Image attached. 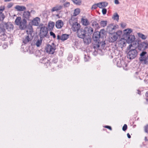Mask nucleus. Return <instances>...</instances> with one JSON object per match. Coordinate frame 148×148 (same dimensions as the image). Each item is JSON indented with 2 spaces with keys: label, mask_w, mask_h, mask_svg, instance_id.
<instances>
[{
  "label": "nucleus",
  "mask_w": 148,
  "mask_h": 148,
  "mask_svg": "<svg viewBox=\"0 0 148 148\" xmlns=\"http://www.w3.org/2000/svg\"><path fill=\"white\" fill-rule=\"evenodd\" d=\"M30 13L32 14H34L36 13V12L35 10H32L30 12Z\"/></svg>",
  "instance_id": "56"
},
{
  "label": "nucleus",
  "mask_w": 148,
  "mask_h": 148,
  "mask_svg": "<svg viewBox=\"0 0 148 148\" xmlns=\"http://www.w3.org/2000/svg\"><path fill=\"white\" fill-rule=\"evenodd\" d=\"M30 16V12L28 11H25L24 12L23 16L24 18L29 20Z\"/></svg>",
  "instance_id": "20"
},
{
  "label": "nucleus",
  "mask_w": 148,
  "mask_h": 148,
  "mask_svg": "<svg viewBox=\"0 0 148 148\" xmlns=\"http://www.w3.org/2000/svg\"><path fill=\"white\" fill-rule=\"evenodd\" d=\"M74 4L78 5H80L82 4L81 0H71Z\"/></svg>",
  "instance_id": "29"
},
{
  "label": "nucleus",
  "mask_w": 148,
  "mask_h": 148,
  "mask_svg": "<svg viewBox=\"0 0 148 148\" xmlns=\"http://www.w3.org/2000/svg\"><path fill=\"white\" fill-rule=\"evenodd\" d=\"M5 18L3 14H0V21H3Z\"/></svg>",
  "instance_id": "42"
},
{
  "label": "nucleus",
  "mask_w": 148,
  "mask_h": 148,
  "mask_svg": "<svg viewBox=\"0 0 148 148\" xmlns=\"http://www.w3.org/2000/svg\"><path fill=\"white\" fill-rule=\"evenodd\" d=\"M7 36L6 35H3L0 36V39L2 40H5Z\"/></svg>",
  "instance_id": "41"
},
{
  "label": "nucleus",
  "mask_w": 148,
  "mask_h": 148,
  "mask_svg": "<svg viewBox=\"0 0 148 148\" xmlns=\"http://www.w3.org/2000/svg\"><path fill=\"white\" fill-rule=\"evenodd\" d=\"M53 62L54 63H56L57 62V59L56 58H54L53 60Z\"/></svg>",
  "instance_id": "54"
},
{
  "label": "nucleus",
  "mask_w": 148,
  "mask_h": 148,
  "mask_svg": "<svg viewBox=\"0 0 148 148\" xmlns=\"http://www.w3.org/2000/svg\"><path fill=\"white\" fill-rule=\"evenodd\" d=\"M5 9V7L4 6H1L0 7V11H3Z\"/></svg>",
  "instance_id": "50"
},
{
  "label": "nucleus",
  "mask_w": 148,
  "mask_h": 148,
  "mask_svg": "<svg viewBox=\"0 0 148 148\" xmlns=\"http://www.w3.org/2000/svg\"><path fill=\"white\" fill-rule=\"evenodd\" d=\"M141 62H143L145 64H148V56L144 58H141V60H140Z\"/></svg>",
  "instance_id": "25"
},
{
  "label": "nucleus",
  "mask_w": 148,
  "mask_h": 148,
  "mask_svg": "<svg viewBox=\"0 0 148 148\" xmlns=\"http://www.w3.org/2000/svg\"><path fill=\"white\" fill-rule=\"evenodd\" d=\"M69 37V35L67 34H63L61 36V40H66Z\"/></svg>",
  "instance_id": "28"
},
{
  "label": "nucleus",
  "mask_w": 148,
  "mask_h": 148,
  "mask_svg": "<svg viewBox=\"0 0 148 148\" xmlns=\"http://www.w3.org/2000/svg\"><path fill=\"white\" fill-rule=\"evenodd\" d=\"M104 127L105 128L109 129L110 130H112L111 127L110 126H108V125H106Z\"/></svg>",
  "instance_id": "51"
},
{
  "label": "nucleus",
  "mask_w": 148,
  "mask_h": 148,
  "mask_svg": "<svg viewBox=\"0 0 148 148\" xmlns=\"http://www.w3.org/2000/svg\"><path fill=\"white\" fill-rule=\"evenodd\" d=\"M3 11H0V14H3V13H2V12Z\"/></svg>",
  "instance_id": "64"
},
{
  "label": "nucleus",
  "mask_w": 148,
  "mask_h": 148,
  "mask_svg": "<svg viewBox=\"0 0 148 148\" xmlns=\"http://www.w3.org/2000/svg\"><path fill=\"white\" fill-rule=\"evenodd\" d=\"M114 3L115 4H118L119 3L118 0H114Z\"/></svg>",
  "instance_id": "55"
},
{
  "label": "nucleus",
  "mask_w": 148,
  "mask_h": 148,
  "mask_svg": "<svg viewBox=\"0 0 148 148\" xmlns=\"http://www.w3.org/2000/svg\"><path fill=\"white\" fill-rule=\"evenodd\" d=\"M97 7H98L100 8H103L101 2H100L97 3Z\"/></svg>",
  "instance_id": "49"
},
{
  "label": "nucleus",
  "mask_w": 148,
  "mask_h": 148,
  "mask_svg": "<svg viewBox=\"0 0 148 148\" xmlns=\"http://www.w3.org/2000/svg\"><path fill=\"white\" fill-rule=\"evenodd\" d=\"M40 22V19L38 17H36L34 18L32 21V25L34 26H38L39 25Z\"/></svg>",
  "instance_id": "15"
},
{
  "label": "nucleus",
  "mask_w": 148,
  "mask_h": 148,
  "mask_svg": "<svg viewBox=\"0 0 148 148\" xmlns=\"http://www.w3.org/2000/svg\"><path fill=\"white\" fill-rule=\"evenodd\" d=\"M127 136L128 138H131V136L130 135V134H129V133H128L127 134Z\"/></svg>",
  "instance_id": "59"
},
{
  "label": "nucleus",
  "mask_w": 148,
  "mask_h": 148,
  "mask_svg": "<svg viewBox=\"0 0 148 148\" xmlns=\"http://www.w3.org/2000/svg\"><path fill=\"white\" fill-rule=\"evenodd\" d=\"M2 27L3 26L1 27L0 26V36L3 35H6L5 30L4 28H3Z\"/></svg>",
  "instance_id": "26"
},
{
  "label": "nucleus",
  "mask_w": 148,
  "mask_h": 148,
  "mask_svg": "<svg viewBox=\"0 0 148 148\" xmlns=\"http://www.w3.org/2000/svg\"><path fill=\"white\" fill-rule=\"evenodd\" d=\"M80 12V10L79 8H77L74 10L73 16H76L78 15Z\"/></svg>",
  "instance_id": "30"
},
{
  "label": "nucleus",
  "mask_w": 148,
  "mask_h": 148,
  "mask_svg": "<svg viewBox=\"0 0 148 148\" xmlns=\"http://www.w3.org/2000/svg\"><path fill=\"white\" fill-rule=\"evenodd\" d=\"M145 96L147 97H148V92H147L146 93V94H145Z\"/></svg>",
  "instance_id": "62"
},
{
  "label": "nucleus",
  "mask_w": 148,
  "mask_h": 148,
  "mask_svg": "<svg viewBox=\"0 0 148 148\" xmlns=\"http://www.w3.org/2000/svg\"><path fill=\"white\" fill-rule=\"evenodd\" d=\"M147 54V52L145 51L142 52L140 54V57L139 58V60H141V58H144L145 57V55Z\"/></svg>",
  "instance_id": "35"
},
{
  "label": "nucleus",
  "mask_w": 148,
  "mask_h": 148,
  "mask_svg": "<svg viewBox=\"0 0 148 148\" xmlns=\"http://www.w3.org/2000/svg\"><path fill=\"white\" fill-rule=\"evenodd\" d=\"M127 125L126 124H124L122 130L123 131H125L127 129Z\"/></svg>",
  "instance_id": "47"
},
{
  "label": "nucleus",
  "mask_w": 148,
  "mask_h": 148,
  "mask_svg": "<svg viewBox=\"0 0 148 148\" xmlns=\"http://www.w3.org/2000/svg\"><path fill=\"white\" fill-rule=\"evenodd\" d=\"M0 26H3V28L5 30L7 29L8 31H10L13 30V25L10 22L4 23L2 22L1 23Z\"/></svg>",
  "instance_id": "6"
},
{
  "label": "nucleus",
  "mask_w": 148,
  "mask_h": 148,
  "mask_svg": "<svg viewBox=\"0 0 148 148\" xmlns=\"http://www.w3.org/2000/svg\"><path fill=\"white\" fill-rule=\"evenodd\" d=\"M73 15L71 16V19L69 20V23L70 24H73L74 22H77V19L75 18Z\"/></svg>",
  "instance_id": "24"
},
{
  "label": "nucleus",
  "mask_w": 148,
  "mask_h": 148,
  "mask_svg": "<svg viewBox=\"0 0 148 148\" xmlns=\"http://www.w3.org/2000/svg\"><path fill=\"white\" fill-rule=\"evenodd\" d=\"M112 18L114 20H116L117 21H118L119 19V16L118 14L116 13H114L112 17Z\"/></svg>",
  "instance_id": "31"
},
{
  "label": "nucleus",
  "mask_w": 148,
  "mask_h": 148,
  "mask_svg": "<svg viewBox=\"0 0 148 148\" xmlns=\"http://www.w3.org/2000/svg\"><path fill=\"white\" fill-rule=\"evenodd\" d=\"M56 49V45L53 43H52L51 45H47L45 48L46 52L50 54H53Z\"/></svg>",
  "instance_id": "5"
},
{
  "label": "nucleus",
  "mask_w": 148,
  "mask_h": 148,
  "mask_svg": "<svg viewBox=\"0 0 148 148\" xmlns=\"http://www.w3.org/2000/svg\"><path fill=\"white\" fill-rule=\"evenodd\" d=\"M81 21L83 25L86 26L90 24V22L87 18H81Z\"/></svg>",
  "instance_id": "19"
},
{
  "label": "nucleus",
  "mask_w": 148,
  "mask_h": 148,
  "mask_svg": "<svg viewBox=\"0 0 148 148\" xmlns=\"http://www.w3.org/2000/svg\"><path fill=\"white\" fill-rule=\"evenodd\" d=\"M116 28V27L115 25H114L112 24H110L108 26L107 31L110 34H112V32H114Z\"/></svg>",
  "instance_id": "12"
},
{
  "label": "nucleus",
  "mask_w": 148,
  "mask_h": 148,
  "mask_svg": "<svg viewBox=\"0 0 148 148\" xmlns=\"http://www.w3.org/2000/svg\"><path fill=\"white\" fill-rule=\"evenodd\" d=\"M15 8L18 11H23L26 10V8L23 6L16 5Z\"/></svg>",
  "instance_id": "21"
},
{
  "label": "nucleus",
  "mask_w": 148,
  "mask_h": 148,
  "mask_svg": "<svg viewBox=\"0 0 148 148\" xmlns=\"http://www.w3.org/2000/svg\"><path fill=\"white\" fill-rule=\"evenodd\" d=\"M119 60L117 63L116 65L117 66L119 67H123L124 70H127V69L125 68V67H126L127 66V64L125 63V62L123 60H121L120 59Z\"/></svg>",
  "instance_id": "11"
},
{
  "label": "nucleus",
  "mask_w": 148,
  "mask_h": 148,
  "mask_svg": "<svg viewBox=\"0 0 148 148\" xmlns=\"http://www.w3.org/2000/svg\"><path fill=\"white\" fill-rule=\"evenodd\" d=\"M127 41V42L128 43H131V44H132L133 45V46H134V42H133L135 39V37L134 35H131L129 36L127 38H125Z\"/></svg>",
  "instance_id": "14"
},
{
  "label": "nucleus",
  "mask_w": 148,
  "mask_h": 148,
  "mask_svg": "<svg viewBox=\"0 0 148 148\" xmlns=\"http://www.w3.org/2000/svg\"><path fill=\"white\" fill-rule=\"evenodd\" d=\"M146 43H142L140 46H139V49H140V47H142V48L143 49H145L146 48H145V46H146L145 44Z\"/></svg>",
  "instance_id": "43"
},
{
  "label": "nucleus",
  "mask_w": 148,
  "mask_h": 148,
  "mask_svg": "<svg viewBox=\"0 0 148 148\" xmlns=\"http://www.w3.org/2000/svg\"><path fill=\"white\" fill-rule=\"evenodd\" d=\"M92 25L93 27H95L96 28H99V24L96 21H94L92 23Z\"/></svg>",
  "instance_id": "32"
},
{
  "label": "nucleus",
  "mask_w": 148,
  "mask_h": 148,
  "mask_svg": "<svg viewBox=\"0 0 148 148\" xmlns=\"http://www.w3.org/2000/svg\"><path fill=\"white\" fill-rule=\"evenodd\" d=\"M121 26L122 27H125V24L123 23H122L121 24Z\"/></svg>",
  "instance_id": "57"
},
{
  "label": "nucleus",
  "mask_w": 148,
  "mask_h": 148,
  "mask_svg": "<svg viewBox=\"0 0 148 148\" xmlns=\"http://www.w3.org/2000/svg\"><path fill=\"white\" fill-rule=\"evenodd\" d=\"M3 47L5 48L7 47V45L6 44L4 45L3 46Z\"/></svg>",
  "instance_id": "61"
},
{
  "label": "nucleus",
  "mask_w": 148,
  "mask_h": 148,
  "mask_svg": "<svg viewBox=\"0 0 148 148\" xmlns=\"http://www.w3.org/2000/svg\"><path fill=\"white\" fill-rule=\"evenodd\" d=\"M42 42V40H38L36 42V45L37 47H39L40 45L41 44Z\"/></svg>",
  "instance_id": "36"
},
{
  "label": "nucleus",
  "mask_w": 148,
  "mask_h": 148,
  "mask_svg": "<svg viewBox=\"0 0 148 148\" xmlns=\"http://www.w3.org/2000/svg\"><path fill=\"white\" fill-rule=\"evenodd\" d=\"M57 38L58 40H61V36H60L59 35H58L57 36Z\"/></svg>",
  "instance_id": "58"
},
{
  "label": "nucleus",
  "mask_w": 148,
  "mask_h": 148,
  "mask_svg": "<svg viewBox=\"0 0 148 148\" xmlns=\"http://www.w3.org/2000/svg\"><path fill=\"white\" fill-rule=\"evenodd\" d=\"M63 22L60 20H58L56 22V26L58 29L61 28L63 25Z\"/></svg>",
  "instance_id": "17"
},
{
  "label": "nucleus",
  "mask_w": 148,
  "mask_h": 148,
  "mask_svg": "<svg viewBox=\"0 0 148 148\" xmlns=\"http://www.w3.org/2000/svg\"><path fill=\"white\" fill-rule=\"evenodd\" d=\"M97 4H95L92 5V10L95 9L97 8Z\"/></svg>",
  "instance_id": "46"
},
{
  "label": "nucleus",
  "mask_w": 148,
  "mask_h": 148,
  "mask_svg": "<svg viewBox=\"0 0 148 148\" xmlns=\"http://www.w3.org/2000/svg\"><path fill=\"white\" fill-rule=\"evenodd\" d=\"M101 3L103 8L106 7L108 4V3L106 2H101Z\"/></svg>",
  "instance_id": "38"
},
{
  "label": "nucleus",
  "mask_w": 148,
  "mask_h": 148,
  "mask_svg": "<svg viewBox=\"0 0 148 148\" xmlns=\"http://www.w3.org/2000/svg\"><path fill=\"white\" fill-rule=\"evenodd\" d=\"M105 31L104 29H102L99 32H98L97 33L101 36V35L105 33Z\"/></svg>",
  "instance_id": "40"
},
{
  "label": "nucleus",
  "mask_w": 148,
  "mask_h": 148,
  "mask_svg": "<svg viewBox=\"0 0 148 148\" xmlns=\"http://www.w3.org/2000/svg\"><path fill=\"white\" fill-rule=\"evenodd\" d=\"M99 45L98 43L97 44H94L93 45V48L95 49V51L96 49H97L99 48Z\"/></svg>",
  "instance_id": "37"
},
{
  "label": "nucleus",
  "mask_w": 148,
  "mask_h": 148,
  "mask_svg": "<svg viewBox=\"0 0 148 148\" xmlns=\"http://www.w3.org/2000/svg\"><path fill=\"white\" fill-rule=\"evenodd\" d=\"M48 31L46 27H42L41 28L40 30V38L47 37Z\"/></svg>",
  "instance_id": "8"
},
{
  "label": "nucleus",
  "mask_w": 148,
  "mask_h": 148,
  "mask_svg": "<svg viewBox=\"0 0 148 148\" xmlns=\"http://www.w3.org/2000/svg\"><path fill=\"white\" fill-rule=\"evenodd\" d=\"M13 5V3H8V5L7 7L8 8H11L12 6Z\"/></svg>",
  "instance_id": "44"
},
{
  "label": "nucleus",
  "mask_w": 148,
  "mask_h": 148,
  "mask_svg": "<svg viewBox=\"0 0 148 148\" xmlns=\"http://www.w3.org/2000/svg\"><path fill=\"white\" fill-rule=\"evenodd\" d=\"M127 49L129 50L127 54V57L130 59L135 58L137 56L138 51L136 49L134 46L132 44H130L127 47Z\"/></svg>",
  "instance_id": "1"
},
{
  "label": "nucleus",
  "mask_w": 148,
  "mask_h": 148,
  "mask_svg": "<svg viewBox=\"0 0 148 148\" xmlns=\"http://www.w3.org/2000/svg\"><path fill=\"white\" fill-rule=\"evenodd\" d=\"M68 60L71 61L72 60V57L71 56H69L68 58Z\"/></svg>",
  "instance_id": "53"
},
{
  "label": "nucleus",
  "mask_w": 148,
  "mask_h": 148,
  "mask_svg": "<svg viewBox=\"0 0 148 148\" xmlns=\"http://www.w3.org/2000/svg\"><path fill=\"white\" fill-rule=\"evenodd\" d=\"M55 23L53 22H50L48 25V28L50 29H52L54 27Z\"/></svg>",
  "instance_id": "27"
},
{
  "label": "nucleus",
  "mask_w": 148,
  "mask_h": 148,
  "mask_svg": "<svg viewBox=\"0 0 148 148\" xmlns=\"http://www.w3.org/2000/svg\"><path fill=\"white\" fill-rule=\"evenodd\" d=\"M15 23L16 25L19 26V28L21 30L25 29L27 27V22L25 18L22 20L21 17L16 18Z\"/></svg>",
  "instance_id": "3"
},
{
  "label": "nucleus",
  "mask_w": 148,
  "mask_h": 148,
  "mask_svg": "<svg viewBox=\"0 0 148 148\" xmlns=\"http://www.w3.org/2000/svg\"><path fill=\"white\" fill-rule=\"evenodd\" d=\"M63 5L65 8L68 7L70 5V3L69 2H66L64 3Z\"/></svg>",
  "instance_id": "39"
},
{
  "label": "nucleus",
  "mask_w": 148,
  "mask_h": 148,
  "mask_svg": "<svg viewBox=\"0 0 148 148\" xmlns=\"http://www.w3.org/2000/svg\"><path fill=\"white\" fill-rule=\"evenodd\" d=\"M84 29L86 34V33H88L91 34H92L93 32V29L90 26L86 27L84 28Z\"/></svg>",
  "instance_id": "18"
},
{
  "label": "nucleus",
  "mask_w": 148,
  "mask_h": 148,
  "mask_svg": "<svg viewBox=\"0 0 148 148\" xmlns=\"http://www.w3.org/2000/svg\"><path fill=\"white\" fill-rule=\"evenodd\" d=\"M101 35L97 33V32L94 33L93 36V38L94 40L97 41L99 38L101 37Z\"/></svg>",
  "instance_id": "22"
},
{
  "label": "nucleus",
  "mask_w": 148,
  "mask_h": 148,
  "mask_svg": "<svg viewBox=\"0 0 148 148\" xmlns=\"http://www.w3.org/2000/svg\"><path fill=\"white\" fill-rule=\"evenodd\" d=\"M107 10L105 8H103L102 10V12L103 15H105L106 14L107 12Z\"/></svg>",
  "instance_id": "45"
},
{
  "label": "nucleus",
  "mask_w": 148,
  "mask_h": 148,
  "mask_svg": "<svg viewBox=\"0 0 148 148\" xmlns=\"http://www.w3.org/2000/svg\"><path fill=\"white\" fill-rule=\"evenodd\" d=\"M146 46L145 47V48H147V47H148V43H146L145 44Z\"/></svg>",
  "instance_id": "60"
},
{
  "label": "nucleus",
  "mask_w": 148,
  "mask_h": 148,
  "mask_svg": "<svg viewBox=\"0 0 148 148\" xmlns=\"http://www.w3.org/2000/svg\"><path fill=\"white\" fill-rule=\"evenodd\" d=\"M138 35L139 37L145 40L147 38V36H145L142 34L139 33H138Z\"/></svg>",
  "instance_id": "34"
},
{
  "label": "nucleus",
  "mask_w": 148,
  "mask_h": 148,
  "mask_svg": "<svg viewBox=\"0 0 148 148\" xmlns=\"http://www.w3.org/2000/svg\"><path fill=\"white\" fill-rule=\"evenodd\" d=\"M27 35H26L23 39V42L24 44H27L29 41H31L32 39V31L30 30L28 33V31H27Z\"/></svg>",
  "instance_id": "7"
},
{
  "label": "nucleus",
  "mask_w": 148,
  "mask_h": 148,
  "mask_svg": "<svg viewBox=\"0 0 148 148\" xmlns=\"http://www.w3.org/2000/svg\"><path fill=\"white\" fill-rule=\"evenodd\" d=\"M127 41L125 38H121L118 43V47H119L122 48L126 46Z\"/></svg>",
  "instance_id": "9"
},
{
  "label": "nucleus",
  "mask_w": 148,
  "mask_h": 148,
  "mask_svg": "<svg viewBox=\"0 0 148 148\" xmlns=\"http://www.w3.org/2000/svg\"><path fill=\"white\" fill-rule=\"evenodd\" d=\"M40 62L41 63L47 64L49 63V61L46 57H43L42 59L40 60Z\"/></svg>",
  "instance_id": "23"
},
{
  "label": "nucleus",
  "mask_w": 148,
  "mask_h": 148,
  "mask_svg": "<svg viewBox=\"0 0 148 148\" xmlns=\"http://www.w3.org/2000/svg\"><path fill=\"white\" fill-rule=\"evenodd\" d=\"M70 25H72V29L74 32H77L80 29V25L77 22H74L73 24Z\"/></svg>",
  "instance_id": "10"
},
{
  "label": "nucleus",
  "mask_w": 148,
  "mask_h": 148,
  "mask_svg": "<svg viewBox=\"0 0 148 148\" xmlns=\"http://www.w3.org/2000/svg\"><path fill=\"white\" fill-rule=\"evenodd\" d=\"M100 24L103 27L106 26L107 24V21H101L100 22Z\"/></svg>",
  "instance_id": "33"
},
{
  "label": "nucleus",
  "mask_w": 148,
  "mask_h": 148,
  "mask_svg": "<svg viewBox=\"0 0 148 148\" xmlns=\"http://www.w3.org/2000/svg\"><path fill=\"white\" fill-rule=\"evenodd\" d=\"M62 8V6L60 5H57L52 8L51 12H53L55 11H57L61 10Z\"/></svg>",
  "instance_id": "16"
},
{
  "label": "nucleus",
  "mask_w": 148,
  "mask_h": 148,
  "mask_svg": "<svg viewBox=\"0 0 148 148\" xmlns=\"http://www.w3.org/2000/svg\"><path fill=\"white\" fill-rule=\"evenodd\" d=\"M133 30L131 29L128 28L123 30V37L125 38H126L129 36H130V33L132 32Z\"/></svg>",
  "instance_id": "13"
},
{
  "label": "nucleus",
  "mask_w": 148,
  "mask_h": 148,
  "mask_svg": "<svg viewBox=\"0 0 148 148\" xmlns=\"http://www.w3.org/2000/svg\"><path fill=\"white\" fill-rule=\"evenodd\" d=\"M145 132L148 133V125H147L145 127Z\"/></svg>",
  "instance_id": "52"
},
{
  "label": "nucleus",
  "mask_w": 148,
  "mask_h": 148,
  "mask_svg": "<svg viewBox=\"0 0 148 148\" xmlns=\"http://www.w3.org/2000/svg\"><path fill=\"white\" fill-rule=\"evenodd\" d=\"M121 31H119L116 33L110 34L108 39V40L110 42H114L118 38V35H120L121 34Z\"/></svg>",
  "instance_id": "4"
},
{
  "label": "nucleus",
  "mask_w": 148,
  "mask_h": 148,
  "mask_svg": "<svg viewBox=\"0 0 148 148\" xmlns=\"http://www.w3.org/2000/svg\"><path fill=\"white\" fill-rule=\"evenodd\" d=\"M50 34L51 36H52L54 38H55L56 37L55 34L52 32H50Z\"/></svg>",
  "instance_id": "48"
},
{
  "label": "nucleus",
  "mask_w": 148,
  "mask_h": 148,
  "mask_svg": "<svg viewBox=\"0 0 148 148\" xmlns=\"http://www.w3.org/2000/svg\"><path fill=\"white\" fill-rule=\"evenodd\" d=\"M12 0H4V1L5 2H8V1H10Z\"/></svg>",
  "instance_id": "63"
},
{
  "label": "nucleus",
  "mask_w": 148,
  "mask_h": 148,
  "mask_svg": "<svg viewBox=\"0 0 148 148\" xmlns=\"http://www.w3.org/2000/svg\"><path fill=\"white\" fill-rule=\"evenodd\" d=\"M77 35L78 37L83 39L85 43L88 44L91 42V38L86 36V32L84 29L81 28L79 29L77 32Z\"/></svg>",
  "instance_id": "2"
}]
</instances>
